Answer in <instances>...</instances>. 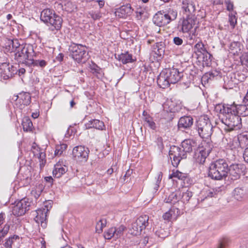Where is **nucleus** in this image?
Masks as SVG:
<instances>
[{
	"label": "nucleus",
	"instance_id": "51",
	"mask_svg": "<svg viewBox=\"0 0 248 248\" xmlns=\"http://www.w3.org/2000/svg\"><path fill=\"white\" fill-rule=\"evenodd\" d=\"M238 139L240 141H243L245 142V144H248V136L247 135H240Z\"/></svg>",
	"mask_w": 248,
	"mask_h": 248
},
{
	"label": "nucleus",
	"instance_id": "10",
	"mask_svg": "<svg viewBox=\"0 0 248 248\" xmlns=\"http://www.w3.org/2000/svg\"><path fill=\"white\" fill-rule=\"evenodd\" d=\"M30 203L28 200L23 199L16 202L13 207L12 212L15 216H20L24 215L29 209Z\"/></svg>",
	"mask_w": 248,
	"mask_h": 248
},
{
	"label": "nucleus",
	"instance_id": "23",
	"mask_svg": "<svg viewBox=\"0 0 248 248\" xmlns=\"http://www.w3.org/2000/svg\"><path fill=\"white\" fill-rule=\"evenodd\" d=\"M248 76V70L245 67H241L234 73V78L239 81H244Z\"/></svg>",
	"mask_w": 248,
	"mask_h": 248
},
{
	"label": "nucleus",
	"instance_id": "16",
	"mask_svg": "<svg viewBox=\"0 0 248 248\" xmlns=\"http://www.w3.org/2000/svg\"><path fill=\"white\" fill-rule=\"evenodd\" d=\"M133 10L131 5L127 4L116 9L115 14L118 18H125L132 13Z\"/></svg>",
	"mask_w": 248,
	"mask_h": 248
},
{
	"label": "nucleus",
	"instance_id": "21",
	"mask_svg": "<svg viewBox=\"0 0 248 248\" xmlns=\"http://www.w3.org/2000/svg\"><path fill=\"white\" fill-rule=\"evenodd\" d=\"M67 171V168L60 161L54 166L53 175L54 177L60 178Z\"/></svg>",
	"mask_w": 248,
	"mask_h": 248
},
{
	"label": "nucleus",
	"instance_id": "49",
	"mask_svg": "<svg viewBox=\"0 0 248 248\" xmlns=\"http://www.w3.org/2000/svg\"><path fill=\"white\" fill-rule=\"evenodd\" d=\"M195 48L199 52H202L205 50L203 44L202 42H198L195 45Z\"/></svg>",
	"mask_w": 248,
	"mask_h": 248
},
{
	"label": "nucleus",
	"instance_id": "52",
	"mask_svg": "<svg viewBox=\"0 0 248 248\" xmlns=\"http://www.w3.org/2000/svg\"><path fill=\"white\" fill-rule=\"evenodd\" d=\"M173 43L176 45L179 46L183 44V40L181 38H180L179 37H175L173 38Z\"/></svg>",
	"mask_w": 248,
	"mask_h": 248
},
{
	"label": "nucleus",
	"instance_id": "64",
	"mask_svg": "<svg viewBox=\"0 0 248 248\" xmlns=\"http://www.w3.org/2000/svg\"><path fill=\"white\" fill-rule=\"evenodd\" d=\"M107 172L108 174L110 175L113 172V169L112 168H110L108 170Z\"/></svg>",
	"mask_w": 248,
	"mask_h": 248
},
{
	"label": "nucleus",
	"instance_id": "26",
	"mask_svg": "<svg viewBox=\"0 0 248 248\" xmlns=\"http://www.w3.org/2000/svg\"><path fill=\"white\" fill-rule=\"evenodd\" d=\"M180 198L181 192L179 191H176L172 192L167 198H166L164 202L166 203L175 204L180 200Z\"/></svg>",
	"mask_w": 248,
	"mask_h": 248
},
{
	"label": "nucleus",
	"instance_id": "28",
	"mask_svg": "<svg viewBox=\"0 0 248 248\" xmlns=\"http://www.w3.org/2000/svg\"><path fill=\"white\" fill-rule=\"evenodd\" d=\"M8 44V46H6V49L8 51L14 53L17 50V48L22 46L17 39L9 40Z\"/></svg>",
	"mask_w": 248,
	"mask_h": 248
},
{
	"label": "nucleus",
	"instance_id": "29",
	"mask_svg": "<svg viewBox=\"0 0 248 248\" xmlns=\"http://www.w3.org/2000/svg\"><path fill=\"white\" fill-rule=\"evenodd\" d=\"M230 106L233 107L235 108L236 113L238 115H241L243 116L248 115V108L247 105L242 104L238 106L230 105Z\"/></svg>",
	"mask_w": 248,
	"mask_h": 248
},
{
	"label": "nucleus",
	"instance_id": "19",
	"mask_svg": "<svg viewBox=\"0 0 248 248\" xmlns=\"http://www.w3.org/2000/svg\"><path fill=\"white\" fill-rule=\"evenodd\" d=\"M193 124V119L190 116L181 117L178 123L179 129H187L189 128Z\"/></svg>",
	"mask_w": 248,
	"mask_h": 248
},
{
	"label": "nucleus",
	"instance_id": "62",
	"mask_svg": "<svg viewBox=\"0 0 248 248\" xmlns=\"http://www.w3.org/2000/svg\"><path fill=\"white\" fill-rule=\"evenodd\" d=\"M63 56L62 54H59L56 59L58 61H62L63 59Z\"/></svg>",
	"mask_w": 248,
	"mask_h": 248
},
{
	"label": "nucleus",
	"instance_id": "33",
	"mask_svg": "<svg viewBox=\"0 0 248 248\" xmlns=\"http://www.w3.org/2000/svg\"><path fill=\"white\" fill-rule=\"evenodd\" d=\"M187 177V174L182 173L178 170L173 171L172 173L169 175V178L172 179L173 178H177L179 180H184Z\"/></svg>",
	"mask_w": 248,
	"mask_h": 248
},
{
	"label": "nucleus",
	"instance_id": "27",
	"mask_svg": "<svg viewBox=\"0 0 248 248\" xmlns=\"http://www.w3.org/2000/svg\"><path fill=\"white\" fill-rule=\"evenodd\" d=\"M115 58L119 61L122 62L123 64L132 62L134 61L132 58V55L129 54L128 52L118 55L117 56H115Z\"/></svg>",
	"mask_w": 248,
	"mask_h": 248
},
{
	"label": "nucleus",
	"instance_id": "56",
	"mask_svg": "<svg viewBox=\"0 0 248 248\" xmlns=\"http://www.w3.org/2000/svg\"><path fill=\"white\" fill-rule=\"evenodd\" d=\"M86 129L92 128L93 127V120H91L88 123L85 124Z\"/></svg>",
	"mask_w": 248,
	"mask_h": 248
},
{
	"label": "nucleus",
	"instance_id": "53",
	"mask_svg": "<svg viewBox=\"0 0 248 248\" xmlns=\"http://www.w3.org/2000/svg\"><path fill=\"white\" fill-rule=\"evenodd\" d=\"M171 102H166L163 105L164 108L167 111H173L172 107L170 106V104H171Z\"/></svg>",
	"mask_w": 248,
	"mask_h": 248
},
{
	"label": "nucleus",
	"instance_id": "22",
	"mask_svg": "<svg viewBox=\"0 0 248 248\" xmlns=\"http://www.w3.org/2000/svg\"><path fill=\"white\" fill-rule=\"evenodd\" d=\"M194 21L191 18L187 17L182 21L181 30L183 32H188L193 28Z\"/></svg>",
	"mask_w": 248,
	"mask_h": 248
},
{
	"label": "nucleus",
	"instance_id": "60",
	"mask_svg": "<svg viewBox=\"0 0 248 248\" xmlns=\"http://www.w3.org/2000/svg\"><path fill=\"white\" fill-rule=\"evenodd\" d=\"M4 215L2 213L0 214V226L3 223L4 220Z\"/></svg>",
	"mask_w": 248,
	"mask_h": 248
},
{
	"label": "nucleus",
	"instance_id": "20",
	"mask_svg": "<svg viewBox=\"0 0 248 248\" xmlns=\"http://www.w3.org/2000/svg\"><path fill=\"white\" fill-rule=\"evenodd\" d=\"M179 215L180 210L178 208H172L163 215V218L165 220L170 221L176 220Z\"/></svg>",
	"mask_w": 248,
	"mask_h": 248
},
{
	"label": "nucleus",
	"instance_id": "50",
	"mask_svg": "<svg viewBox=\"0 0 248 248\" xmlns=\"http://www.w3.org/2000/svg\"><path fill=\"white\" fill-rule=\"evenodd\" d=\"M229 240L225 238L220 241L218 248H224L228 243Z\"/></svg>",
	"mask_w": 248,
	"mask_h": 248
},
{
	"label": "nucleus",
	"instance_id": "8",
	"mask_svg": "<svg viewBox=\"0 0 248 248\" xmlns=\"http://www.w3.org/2000/svg\"><path fill=\"white\" fill-rule=\"evenodd\" d=\"M149 217L147 215H142L133 222L129 228L130 233L134 235L141 233V231L145 229L148 224Z\"/></svg>",
	"mask_w": 248,
	"mask_h": 248
},
{
	"label": "nucleus",
	"instance_id": "31",
	"mask_svg": "<svg viewBox=\"0 0 248 248\" xmlns=\"http://www.w3.org/2000/svg\"><path fill=\"white\" fill-rule=\"evenodd\" d=\"M20 99L22 100V103L24 105L27 106L29 105L31 102V96L30 93H24L20 94V96H17Z\"/></svg>",
	"mask_w": 248,
	"mask_h": 248
},
{
	"label": "nucleus",
	"instance_id": "48",
	"mask_svg": "<svg viewBox=\"0 0 248 248\" xmlns=\"http://www.w3.org/2000/svg\"><path fill=\"white\" fill-rule=\"evenodd\" d=\"M239 43L237 42H233L230 44V49L232 50H235L233 53L237 52V50H239Z\"/></svg>",
	"mask_w": 248,
	"mask_h": 248
},
{
	"label": "nucleus",
	"instance_id": "41",
	"mask_svg": "<svg viewBox=\"0 0 248 248\" xmlns=\"http://www.w3.org/2000/svg\"><path fill=\"white\" fill-rule=\"evenodd\" d=\"M244 195L243 189L236 188L234 190V196L237 200H240Z\"/></svg>",
	"mask_w": 248,
	"mask_h": 248
},
{
	"label": "nucleus",
	"instance_id": "30",
	"mask_svg": "<svg viewBox=\"0 0 248 248\" xmlns=\"http://www.w3.org/2000/svg\"><path fill=\"white\" fill-rule=\"evenodd\" d=\"M107 219L104 217L100 218L97 221L95 232L96 233H100L102 232L103 229L107 225Z\"/></svg>",
	"mask_w": 248,
	"mask_h": 248
},
{
	"label": "nucleus",
	"instance_id": "47",
	"mask_svg": "<svg viewBox=\"0 0 248 248\" xmlns=\"http://www.w3.org/2000/svg\"><path fill=\"white\" fill-rule=\"evenodd\" d=\"M242 64L248 68V52L244 53L241 57Z\"/></svg>",
	"mask_w": 248,
	"mask_h": 248
},
{
	"label": "nucleus",
	"instance_id": "1",
	"mask_svg": "<svg viewBox=\"0 0 248 248\" xmlns=\"http://www.w3.org/2000/svg\"><path fill=\"white\" fill-rule=\"evenodd\" d=\"M181 148L173 146L170 147L169 151V157L174 167H177L182 159L186 158V154L192 152L197 146L196 142L192 140L186 139L183 141Z\"/></svg>",
	"mask_w": 248,
	"mask_h": 248
},
{
	"label": "nucleus",
	"instance_id": "45",
	"mask_svg": "<svg viewBox=\"0 0 248 248\" xmlns=\"http://www.w3.org/2000/svg\"><path fill=\"white\" fill-rule=\"evenodd\" d=\"M162 173L161 172H159L157 174V176L156 178V183H155V184L154 187L155 192L157 191V190H158V189L159 187V185H160V183L162 180Z\"/></svg>",
	"mask_w": 248,
	"mask_h": 248
},
{
	"label": "nucleus",
	"instance_id": "39",
	"mask_svg": "<svg viewBox=\"0 0 248 248\" xmlns=\"http://www.w3.org/2000/svg\"><path fill=\"white\" fill-rule=\"evenodd\" d=\"M63 9L68 12H71L74 11L75 8V5L70 1L64 2V3L62 4Z\"/></svg>",
	"mask_w": 248,
	"mask_h": 248
},
{
	"label": "nucleus",
	"instance_id": "3",
	"mask_svg": "<svg viewBox=\"0 0 248 248\" xmlns=\"http://www.w3.org/2000/svg\"><path fill=\"white\" fill-rule=\"evenodd\" d=\"M235 112V108L229 105L223 106V108L220 109V113L223 115L221 121L230 130H233L240 124L241 118Z\"/></svg>",
	"mask_w": 248,
	"mask_h": 248
},
{
	"label": "nucleus",
	"instance_id": "2",
	"mask_svg": "<svg viewBox=\"0 0 248 248\" xmlns=\"http://www.w3.org/2000/svg\"><path fill=\"white\" fill-rule=\"evenodd\" d=\"M183 77V73L177 68L165 69L162 71L158 76L157 82L161 88L169 87L170 84H175L178 82Z\"/></svg>",
	"mask_w": 248,
	"mask_h": 248
},
{
	"label": "nucleus",
	"instance_id": "42",
	"mask_svg": "<svg viewBox=\"0 0 248 248\" xmlns=\"http://www.w3.org/2000/svg\"><path fill=\"white\" fill-rule=\"evenodd\" d=\"M103 75V70L94 63V76H95L98 78H102Z\"/></svg>",
	"mask_w": 248,
	"mask_h": 248
},
{
	"label": "nucleus",
	"instance_id": "54",
	"mask_svg": "<svg viewBox=\"0 0 248 248\" xmlns=\"http://www.w3.org/2000/svg\"><path fill=\"white\" fill-rule=\"evenodd\" d=\"M144 13L143 10H140L136 12V18L138 20H140L142 18V15Z\"/></svg>",
	"mask_w": 248,
	"mask_h": 248
},
{
	"label": "nucleus",
	"instance_id": "14",
	"mask_svg": "<svg viewBox=\"0 0 248 248\" xmlns=\"http://www.w3.org/2000/svg\"><path fill=\"white\" fill-rule=\"evenodd\" d=\"M210 152V150L209 149L199 148L195 151L193 158L197 163L203 164Z\"/></svg>",
	"mask_w": 248,
	"mask_h": 248
},
{
	"label": "nucleus",
	"instance_id": "32",
	"mask_svg": "<svg viewBox=\"0 0 248 248\" xmlns=\"http://www.w3.org/2000/svg\"><path fill=\"white\" fill-rule=\"evenodd\" d=\"M22 126L24 131H30L32 129V123L28 118H24L22 121Z\"/></svg>",
	"mask_w": 248,
	"mask_h": 248
},
{
	"label": "nucleus",
	"instance_id": "36",
	"mask_svg": "<svg viewBox=\"0 0 248 248\" xmlns=\"http://www.w3.org/2000/svg\"><path fill=\"white\" fill-rule=\"evenodd\" d=\"M192 196V192L187 190L186 192H183L182 194H181L180 199L182 200V202L184 203L187 202Z\"/></svg>",
	"mask_w": 248,
	"mask_h": 248
},
{
	"label": "nucleus",
	"instance_id": "15",
	"mask_svg": "<svg viewBox=\"0 0 248 248\" xmlns=\"http://www.w3.org/2000/svg\"><path fill=\"white\" fill-rule=\"evenodd\" d=\"M242 166L239 164H232L228 168V175L232 180L239 179L243 172Z\"/></svg>",
	"mask_w": 248,
	"mask_h": 248
},
{
	"label": "nucleus",
	"instance_id": "57",
	"mask_svg": "<svg viewBox=\"0 0 248 248\" xmlns=\"http://www.w3.org/2000/svg\"><path fill=\"white\" fill-rule=\"evenodd\" d=\"M243 157L244 160L248 163V147L246 148L244 151Z\"/></svg>",
	"mask_w": 248,
	"mask_h": 248
},
{
	"label": "nucleus",
	"instance_id": "59",
	"mask_svg": "<svg viewBox=\"0 0 248 248\" xmlns=\"http://www.w3.org/2000/svg\"><path fill=\"white\" fill-rule=\"evenodd\" d=\"M26 72V70L23 68H21L18 70V75L19 76H21L22 75H24Z\"/></svg>",
	"mask_w": 248,
	"mask_h": 248
},
{
	"label": "nucleus",
	"instance_id": "9",
	"mask_svg": "<svg viewBox=\"0 0 248 248\" xmlns=\"http://www.w3.org/2000/svg\"><path fill=\"white\" fill-rule=\"evenodd\" d=\"M70 55L73 59L78 62H81L87 56L86 48L79 44H71L69 48Z\"/></svg>",
	"mask_w": 248,
	"mask_h": 248
},
{
	"label": "nucleus",
	"instance_id": "4",
	"mask_svg": "<svg viewBox=\"0 0 248 248\" xmlns=\"http://www.w3.org/2000/svg\"><path fill=\"white\" fill-rule=\"evenodd\" d=\"M228 165L222 159L212 162L209 168L208 176L212 179L220 180L228 176Z\"/></svg>",
	"mask_w": 248,
	"mask_h": 248
},
{
	"label": "nucleus",
	"instance_id": "46",
	"mask_svg": "<svg viewBox=\"0 0 248 248\" xmlns=\"http://www.w3.org/2000/svg\"><path fill=\"white\" fill-rule=\"evenodd\" d=\"M32 62H32V66H39L40 67L43 68V67H45L46 65V62L45 60H43L34 61L32 59Z\"/></svg>",
	"mask_w": 248,
	"mask_h": 248
},
{
	"label": "nucleus",
	"instance_id": "43",
	"mask_svg": "<svg viewBox=\"0 0 248 248\" xmlns=\"http://www.w3.org/2000/svg\"><path fill=\"white\" fill-rule=\"evenodd\" d=\"M224 4L226 7V10L229 11V13L236 12L234 10V5L232 1L231 0H225Z\"/></svg>",
	"mask_w": 248,
	"mask_h": 248
},
{
	"label": "nucleus",
	"instance_id": "12",
	"mask_svg": "<svg viewBox=\"0 0 248 248\" xmlns=\"http://www.w3.org/2000/svg\"><path fill=\"white\" fill-rule=\"evenodd\" d=\"M0 69L1 70V77L5 80L12 78L13 75L17 72L15 67L6 62H4L1 64Z\"/></svg>",
	"mask_w": 248,
	"mask_h": 248
},
{
	"label": "nucleus",
	"instance_id": "11",
	"mask_svg": "<svg viewBox=\"0 0 248 248\" xmlns=\"http://www.w3.org/2000/svg\"><path fill=\"white\" fill-rule=\"evenodd\" d=\"M73 155L76 160L78 161H86L88 157L89 150L83 146H77L73 150Z\"/></svg>",
	"mask_w": 248,
	"mask_h": 248
},
{
	"label": "nucleus",
	"instance_id": "55",
	"mask_svg": "<svg viewBox=\"0 0 248 248\" xmlns=\"http://www.w3.org/2000/svg\"><path fill=\"white\" fill-rule=\"evenodd\" d=\"M40 241V245L37 246L38 248H46V242L43 238H41Z\"/></svg>",
	"mask_w": 248,
	"mask_h": 248
},
{
	"label": "nucleus",
	"instance_id": "61",
	"mask_svg": "<svg viewBox=\"0 0 248 248\" xmlns=\"http://www.w3.org/2000/svg\"><path fill=\"white\" fill-rule=\"evenodd\" d=\"M46 182L52 183L53 182V178L51 176H47L45 178Z\"/></svg>",
	"mask_w": 248,
	"mask_h": 248
},
{
	"label": "nucleus",
	"instance_id": "25",
	"mask_svg": "<svg viewBox=\"0 0 248 248\" xmlns=\"http://www.w3.org/2000/svg\"><path fill=\"white\" fill-rule=\"evenodd\" d=\"M161 11H162V13H164V14L166 16L170 23L171 21L174 20L177 18V12L174 9L171 8H167Z\"/></svg>",
	"mask_w": 248,
	"mask_h": 248
},
{
	"label": "nucleus",
	"instance_id": "35",
	"mask_svg": "<svg viewBox=\"0 0 248 248\" xmlns=\"http://www.w3.org/2000/svg\"><path fill=\"white\" fill-rule=\"evenodd\" d=\"M144 122L146 124L152 129L155 130L156 128V125L155 123L153 120V118L150 115H147L145 118H143Z\"/></svg>",
	"mask_w": 248,
	"mask_h": 248
},
{
	"label": "nucleus",
	"instance_id": "7",
	"mask_svg": "<svg viewBox=\"0 0 248 248\" xmlns=\"http://www.w3.org/2000/svg\"><path fill=\"white\" fill-rule=\"evenodd\" d=\"M213 126L209 118H201L197 123V130L199 136L202 139H208L212 133Z\"/></svg>",
	"mask_w": 248,
	"mask_h": 248
},
{
	"label": "nucleus",
	"instance_id": "5",
	"mask_svg": "<svg viewBox=\"0 0 248 248\" xmlns=\"http://www.w3.org/2000/svg\"><path fill=\"white\" fill-rule=\"evenodd\" d=\"M34 54L33 46L30 45H22L15 52V59L19 63H24L28 66L32 64Z\"/></svg>",
	"mask_w": 248,
	"mask_h": 248
},
{
	"label": "nucleus",
	"instance_id": "13",
	"mask_svg": "<svg viewBox=\"0 0 248 248\" xmlns=\"http://www.w3.org/2000/svg\"><path fill=\"white\" fill-rule=\"evenodd\" d=\"M48 211L49 210L47 208H44L38 209L35 212L36 216L34 217V220L38 225L40 224L43 228L46 227V217Z\"/></svg>",
	"mask_w": 248,
	"mask_h": 248
},
{
	"label": "nucleus",
	"instance_id": "58",
	"mask_svg": "<svg viewBox=\"0 0 248 248\" xmlns=\"http://www.w3.org/2000/svg\"><path fill=\"white\" fill-rule=\"evenodd\" d=\"M94 2H96L99 8H102L104 6L105 4V1L103 0H95Z\"/></svg>",
	"mask_w": 248,
	"mask_h": 248
},
{
	"label": "nucleus",
	"instance_id": "40",
	"mask_svg": "<svg viewBox=\"0 0 248 248\" xmlns=\"http://www.w3.org/2000/svg\"><path fill=\"white\" fill-rule=\"evenodd\" d=\"M67 147V146L65 144L57 145L55 151V155H61L63 152L66 149Z\"/></svg>",
	"mask_w": 248,
	"mask_h": 248
},
{
	"label": "nucleus",
	"instance_id": "24",
	"mask_svg": "<svg viewBox=\"0 0 248 248\" xmlns=\"http://www.w3.org/2000/svg\"><path fill=\"white\" fill-rule=\"evenodd\" d=\"M20 237L18 235H14L5 239L3 246L5 248H12L16 244L20 242Z\"/></svg>",
	"mask_w": 248,
	"mask_h": 248
},
{
	"label": "nucleus",
	"instance_id": "44",
	"mask_svg": "<svg viewBox=\"0 0 248 248\" xmlns=\"http://www.w3.org/2000/svg\"><path fill=\"white\" fill-rule=\"evenodd\" d=\"M105 127L104 124L102 121L97 119H94V128L98 130H103Z\"/></svg>",
	"mask_w": 248,
	"mask_h": 248
},
{
	"label": "nucleus",
	"instance_id": "37",
	"mask_svg": "<svg viewBox=\"0 0 248 248\" xmlns=\"http://www.w3.org/2000/svg\"><path fill=\"white\" fill-rule=\"evenodd\" d=\"M115 228L112 227L105 231L104 233V238L106 239H111L112 237L115 238Z\"/></svg>",
	"mask_w": 248,
	"mask_h": 248
},
{
	"label": "nucleus",
	"instance_id": "17",
	"mask_svg": "<svg viewBox=\"0 0 248 248\" xmlns=\"http://www.w3.org/2000/svg\"><path fill=\"white\" fill-rule=\"evenodd\" d=\"M181 8L183 12L189 16L194 13L196 8L195 5L191 0H183L182 1Z\"/></svg>",
	"mask_w": 248,
	"mask_h": 248
},
{
	"label": "nucleus",
	"instance_id": "6",
	"mask_svg": "<svg viewBox=\"0 0 248 248\" xmlns=\"http://www.w3.org/2000/svg\"><path fill=\"white\" fill-rule=\"evenodd\" d=\"M40 18L44 23L52 26L57 30L61 28L62 19L52 10L49 9H44L41 12Z\"/></svg>",
	"mask_w": 248,
	"mask_h": 248
},
{
	"label": "nucleus",
	"instance_id": "38",
	"mask_svg": "<svg viewBox=\"0 0 248 248\" xmlns=\"http://www.w3.org/2000/svg\"><path fill=\"white\" fill-rule=\"evenodd\" d=\"M115 228V238L118 239L121 237L124 233V231L125 229V227L124 225H120L118 227Z\"/></svg>",
	"mask_w": 248,
	"mask_h": 248
},
{
	"label": "nucleus",
	"instance_id": "34",
	"mask_svg": "<svg viewBox=\"0 0 248 248\" xmlns=\"http://www.w3.org/2000/svg\"><path fill=\"white\" fill-rule=\"evenodd\" d=\"M236 12H232L228 14L229 22L232 28H234L237 23V18Z\"/></svg>",
	"mask_w": 248,
	"mask_h": 248
},
{
	"label": "nucleus",
	"instance_id": "63",
	"mask_svg": "<svg viewBox=\"0 0 248 248\" xmlns=\"http://www.w3.org/2000/svg\"><path fill=\"white\" fill-rule=\"evenodd\" d=\"M31 116L34 119H35V118H37L38 117V116H39V113H38L37 112H33L32 113Z\"/></svg>",
	"mask_w": 248,
	"mask_h": 248
},
{
	"label": "nucleus",
	"instance_id": "18",
	"mask_svg": "<svg viewBox=\"0 0 248 248\" xmlns=\"http://www.w3.org/2000/svg\"><path fill=\"white\" fill-rule=\"evenodd\" d=\"M162 12V11L157 12L153 19L154 24L159 27L164 26L170 23L166 16Z\"/></svg>",
	"mask_w": 248,
	"mask_h": 248
}]
</instances>
